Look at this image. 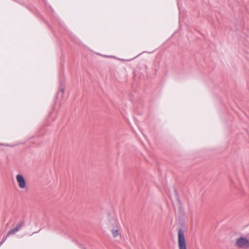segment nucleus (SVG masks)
Here are the masks:
<instances>
[{
    "label": "nucleus",
    "mask_w": 249,
    "mask_h": 249,
    "mask_svg": "<svg viewBox=\"0 0 249 249\" xmlns=\"http://www.w3.org/2000/svg\"><path fill=\"white\" fill-rule=\"evenodd\" d=\"M174 194L176 201L179 205V211L177 216L178 240L179 249H187L186 243L185 239L184 231L186 228L185 218L186 213L179 195L176 189H174Z\"/></svg>",
    "instance_id": "f257e3e1"
},
{
    "label": "nucleus",
    "mask_w": 249,
    "mask_h": 249,
    "mask_svg": "<svg viewBox=\"0 0 249 249\" xmlns=\"http://www.w3.org/2000/svg\"><path fill=\"white\" fill-rule=\"evenodd\" d=\"M235 245L239 248L249 249V240L246 237L241 236L236 239Z\"/></svg>",
    "instance_id": "f03ea898"
},
{
    "label": "nucleus",
    "mask_w": 249,
    "mask_h": 249,
    "mask_svg": "<svg viewBox=\"0 0 249 249\" xmlns=\"http://www.w3.org/2000/svg\"><path fill=\"white\" fill-rule=\"evenodd\" d=\"M16 178L18 183L19 187L21 189L25 188L26 187V183L23 176L20 174H18L17 175Z\"/></svg>",
    "instance_id": "7ed1b4c3"
},
{
    "label": "nucleus",
    "mask_w": 249,
    "mask_h": 249,
    "mask_svg": "<svg viewBox=\"0 0 249 249\" xmlns=\"http://www.w3.org/2000/svg\"><path fill=\"white\" fill-rule=\"evenodd\" d=\"M24 225V222L23 220L20 221L19 223H18V224L17 225L16 227L15 228L10 230L8 231V235H11L18 231Z\"/></svg>",
    "instance_id": "20e7f679"
},
{
    "label": "nucleus",
    "mask_w": 249,
    "mask_h": 249,
    "mask_svg": "<svg viewBox=\"0 0 249 249\" xmlns=\"http://www.w3.org/2000/svg\"><path fill=\"white\" fill-rule=\"evenodd\" d=\"M59 84V90L56 93V98L58 97V95L59 94L60 92L61 93V96H62L65 91L64 81L62 79L60 80Z\"/></svg>",
    "instance_id": "39448f33"
},
{
    "label": "nucleus",
    "mask_w": 249,
    "mask_h": 249,
    "mask_svg": "<svg viewBox=\"0 0 249 249\" xmlns=\"http://www.w3.org/2000/svg\"><path fill=\"white\" fill-rule=\"evenodd\" d=\"M111 231L114 237H116L119 235L118 229L117 227H113Z\"/></svg>",
    "instance_id": "423d86ee"
},
{
    "label": "nucleus",
    "mask_w": 249,
    "mask_h": 249,
    "mask_svg": "<svg viewBox=\"0 0 249 249\" xmlns=\"http://www.w3.org/2000/svg\"><path fill=\"white\" fill-rule=\"evenodd\" d=\"M9 235H8V233H7L6 235H4L3 236L1 241L0 242V245H2V244L5 242V241L6 240L7 237Z\"/></svg>",
    "instance_id": "0eeeda50"
},
{
    "label": "nucleus",
    "mask_w": 249,
    "mask_h": 249,
    "mask_svg": "<svg viewBox=\"0 0 249 249\" xmlns=\"http://www.w3.org/2000/svg\"><path fill=\"white\" fill-rule=\"evenodd\" d=\"M77 244L81 248V249H87L85 247H83L80 243H77Z\"/></svg>",
    "instance_id": "6e6552de"
},
{
    "label": "nucleus",
    "mask_w": 249,
    "mask_h": 249,
    "mask_svg": "<svg viewBox=\"0 0 249 249\" xmlns=\"http://www.w3.org/2000/svg\"><path fill=\"white\" fill-rule=\"evenodd\" d=\"M0 145H4V146H9L8 144H2V143H0Z\"/></svg>",
    "instance_id": "1a4fd4ad"
},
{
    "label": "nucleus",
    "mask_w": 249,
    "mask_h": 249,
    "mask_svg": "<svg viewBox=\"0 0 249 249\" xmlns=\"http://www.w3.org/2000/svg\"><path fill=\"white\" fill-rule=\"evenodd\" d=\"M2 245H0V247Z\"/></svg>",
    "instance_id": "9d476101"
}]
</instances>
